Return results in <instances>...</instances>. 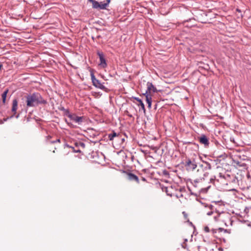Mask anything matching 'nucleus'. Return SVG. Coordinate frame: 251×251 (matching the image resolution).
I'll return each mask as SVG.
<instances>
[{
	"label": "nucleus",
	"instance_id": "f257e3e1",
	"mask_svg": "<svg viewBox=\"0 0 251 251\" xmlns=\"http://www.w3.org/2000/svg\"><path fill=\"white\" fill-rule=\"evenodd\" d=\"M27 107H34L39 104H46L47 103L39 93H33L26 96Z\"/></svg>",
	"mask_w": 251,
	"mask_h": 251
},
{
	"label": "nucleus",
	"instance_id": "f03ea898",
	"mask_svg": "<svg viewBox=\"0 0 251 251\" xmlns=\"http://www.w3.org/2000/svg\"><path fill=\"white\" fill-rule=\"evenodd\" d=\"M209 176V173L206 172L203 169L201 168V169H198L196 174L197 178L194 180L195 183L201 182L202 180H204L205 178L208 177Z\"/></svg>",
	"mask_w": 251,
	"mask_h": 251
},
{
	"label": "nucleus",
	"instance_id": "7ed1b4c3",
	"mask_svg": "<svg viewBox=\"0 0 251 251\" xmlns=\"http://www.w3.org/2000/svg\"><path fill=\"white\" fill-rule=\"evenodd\" d=\"M209 208L211 210L210 211L207 212V215L209 216L213 215L214 220L215 222H218L220 220V217L221 213H220L216 211V208L212 205L208 206Z\"/></svg>",
	"mask_w": 251,
	"mask_h": 251
},
{
	"label": "nucleus",
	"instance_id": "20e7f679",
	"mask_svg": "<svg viewBox=\"0 0 251 251\" xmlns=\"http://www.w3.org/2000/svg\"><path fill=\"white\" fill-rule=\"evenodd\" d=\"M90 75L93 85L96 88H99L102 90H105L106 88L103 84V83H101L99 80L97 79L95 77V75L93 72H91Z\"/></svg>",
	"mask_w": 251,
	"mask_h": 251
},
{
	"label": "nucleus",
	"instance_id": "39448f33",
	"mask_svg": "<svg viewBox=\"0 0 251 251\" xmlns=\"http://www.w3.org/2000/svg\"><path fill=\"white\" fill-rule=\"evenodd\" d=\"M110 0H104V1L98 2L94 1V7L93 8L101 10L106 9L110 3Z\"/></svg>",
	"mask_w": 251,
	"mask_h": 251
},
{
	"label": "nucleus",
	"instance_id": "423d86ee",
	"mask_svg": "<svg viewBox=\"0 0 251 251\" xmlns=\"http://www.w3.org/2000/svg\"><path fill=\"white\" fill-rule=\"evenodd\" d=\"M97 55L100 58L99 65L102 68H105L107 66L106 59H105L103 53L102 51H97Z\"/></svg>",
	"mask_w": 251,
	"mask_h": 251
},
{
	"label": "nucleus",
	"instance_id": "0eeeda50",
	"mask_svg": "<svg viewBox=\"0 0 251 251\" xmlns=\"http://www.w3.org/2000/svg\"><path fill=\"white\" fill-rule=\"evenodd\" d=\"M75 147L76 148V149H75V147L70 146L69 145H67V146L70 148H72L73 149V151L75 152H80L81 151L80 148L81 149H84L85 147V145L84 143L78 141V142H75Z\"/></svg>",
	"mask_w": 251,
	"mask_h": 251
},
{
	"label": "nucleus",
	"instance_id": "6e6552de",
	"mask_svg": "<svg viewBox=\"0 0 251 251\" xmlns=\"http://www.w3.org/2000/svg\"><path fill=\"white\" fill-rule=\"evenodd\" d=\"M184 166L188 171H193L197 167V165L194 161H192L190 159H186L184 162Z\"/></svg>",
	"mask_w": 251,
	"mask_h": 251
},
{
	"label": "nucleus",
	"instance_id": "1a4fd4ad",
	"mask_svg": "<svg viewBox=\"0 0 251 251\" xmlns=\"http://www.w3.org/2000/svg\"><path fill=\"white\" fill-rule=\"evenodd\" d=\"M198 140L200 144H202L205 147H208L209 145V141L208 138L204 134H202L198 137Z\"/></svg>",
	"mask_w": 251,
	"mask_h": 251
},
{
	"label": "nucleus",
	"instance_id": "9d476101",
	"mask_svg": "<svg viewBox=\"0 0 251 251\" xmlns=\"http://www.w3.org/2000/svg\"><path fill=\"white\" fill-rule=\"evenodd\" d=\"M147 89L145 93L151 95V93H154L157 91L156 88L152 84L151 82H148L147 83Z\"/></svg>",
	"mask_w": 251,
	"mask_h": 251
},
{
	"label": "nucleus",
	"instance_id": "9b49d317",
	"mask_svg": "<svg viewBox=\"0 0 251 251\" xmlns=\"http://www.w3.org/2000/svg\"><path fill=\"white\" fill-rule=\"evenodd\" d=\"M70 119L78 124L80 125L83 122L84 117L82 116H77L75 114H72Z\"/></svg>",
	"mask_w": 251,
	"mask_h": 251
},
{
	"label": "nucleus",
	"instance_id": "f8f14e48",
	"mask_svg": "<svg viewBox=\"0 0 251 251\" xmlns=\"http://www.w3.org/2000/svg\"><path fill=\"white\" fill-rule=\"evenodd\" d=\"M127 178L130 180L135 181L137 183H139V180L137 176L131 173H126Z\"/></svg>",
	"mask_w": 251,
	"mask_h": 251
},
{
	"label": "nucleus",
	"instance_id": "ddd939ff",
	"mask_svg": "<svg viewBox=\"0 0 251 251\" xmlns=\"http://www.w3.org/2000/svg\"><path fill=\"white\" fill-rule=\"evenodd\" d=\"M212 234L215 237L218 238L217 233H220L222 231H224L225 232H226V229H225L223 228L219 227L218 228H212L211 230Z\"/></svg>",
	"mask_w": 251,
	"mask_h": 251
},
{
	"label": "nucleus",
	"instance_id": "4468645a",
	"mask_svg": "<svg viewBox=\"0 0 251 251\" xmlns=\"http://www.w3.org/2000/svg\"><path fill=\"white\" fill-rule=\"evenodd\" d=\"M144 95H145L146 96V100L147 103H148V108H151V102H152V99H151L152 95H150L148 94L144 93Z\"/></svg>",
	"mask_w": 251,
	"mask_h": 251
},
{
	"label": "nucleus",
	"instance_id": "2eb2a0df",
	"mask_svg": "<svg viewBox=\"0 0 251 251\" xmlns=\"http://www.w3.org/2000/svg\"><path fill=\"white\" fill-rule=\"evenodd\" d=\"M201 168L207 172L211 169V165L209 162L203 161V164L201 165Z\"/></svg>",
	"mask_w": 251,
	"mask_h": 251
},
{
	"label": "nucleus",
	"instance_id": "dca6fc26",
	"mask_svg": "<svg viewBox=\"0 0 251 251\" xmlns=\"http://www.w3.org/2000/svg\"><path fill=\"white\" fill-rule=\"evenodd\" d=\"M18 108V101L16 99H14L12 101V112L15 114Z\"/></svg>",
	"mask_w": 251,
	"mask_h": 251
},
{
	"label": "nucleus",
	"instance_id": "f3484780",
	"mask_svg": "<svg viewBox=\"0 0 251 251\" xmlns=\"http://www.w3.org/2000/svg\"><path fill=\"white\" fill-rule=\"evenodd\" d=\"M226 177L230 179V180L229 181V183L236 184L238 182V179L235 176H232L231 177H230L229 176L227 175Z\"/></svg>",
	"mask_w": 251,
	"mask_h": 251
},
{
	"label": "nucleus",
	"instance_id": "a211bd4d",
	"mask_svg": "<svg viewBox=\"0 0 251 251\" xmlns=\"http://www.w3.org/2000/svg\"><path fill=\"white\" fill-rule=\"evenodd\" d=\"M134 99L139 102V105H140L141 106L142 109H143L144 110H145V105L142 100L139 98L137 97L134 98Z\"/></svg>",
	"mask_w": 251,
	"mask_h": 251
},
{
	"label": "nucleus",
	"instance_id": "6ab92c4d",
	"mask_svg": "<svg viewBox=\"0 0 251 251\" xmlns=\"http://www.w3.org/2000/svg\"><path fill=\"white\" fill-rule=\"evenodd\" d=\"M8 92V89H6L3 92V93H2V94L1 95L2 99V101H3V103H5V100H6V96H7V94Z\"/></svg>",
	"mask_w": 251,
	"mask_h": 251
},
{
	"label": "nucleus",
	"instance_id": "aec40b11",
	"mask_svg": "<svg viewBox=\"0 0 251 251\" xmlns=\"http://www.w3.org/2000/svg\"><path fill=\"white\" fill-rule=\"evenodd\" d=\"M117 136V133L115 131H113L111 133H110L108 134V138L110 141H111L113 139V138L115 137H116Z\"/></svg>",
	"mask_w": 251,
	"mask_h": 251
},
{
	"label": "nucleus",
	"instance_id": "412c9836",
	"mask_svg": "<svg viewBox=\"0 0 251 251\" xmlns=\"http://www.w3.org/2000/svg\"><path fill=\"white\" fill-rule=\"evenodd\" d=\"M64 114L65 115L67 116L69 118H70V117L72 115V114L70 112L69 110L68 109H66V110L64 112Z\"/></svg>",
	"mask_w": 251,
	"mask_h": 251
},
{
	"label": "nucleus",
	"instance_id": "4be33fe9",
	"mask_svg": "<svg viewBox=\"0 0 251 251\" xmlns=\"http://www.w3.org/2000/svg\"><path fill=\"white\" fill-rule=\"evenodd\" d=\"M209 180L211 182V183H213L214 185L215 184V181H217V182L219 181V179H216L215 176H214V177H211L209 179Z\"/></svg>",
	"mask_w": 251,
	"mask_h": 251
},
{
	"label": "nucleus",
	"instance_id": "5701e85b",
	"mask_svg": "<svg viewBox=\"0 0 251 251\" xmlns=\"http://www.w3.org/2000/svg\"><path fill=\"white\" fill-rule=\"evenodd\" d=\"M60 139H57L55 140H54V141H51L50 142V143L51 144H54V143H60Z\"/></svg>",
	"mask_w": 251,
	"mask_h": 251
},
{
	"label": "nucleus",
	"instance_id": "b1692460",
	"mask_svg": "<svg viewBox=\"0 0 251 251\" xmlns=\"http://www.w3.org/2000/svg\"><path fill=\"white\" fill-rule=\"evenodd\" d=\"M210 187V186H208L206 188H201V191H203L204 192H207L208 189Z\"/></svg>",
	"mask_w": 251,
	"mask_h": 251
},
{
	"label": "nucleus",
	"instance_id": "393cba45",
	"mask_svg": "<svg viewBox=\"0 0 251 251\" xmlns=\"http://www.w3.org/2000/svg\"><path fill=\"white\" fill-rule=\"evenodd\" d=\"M204 230L205 232H209L210 231L209 227H208L207 226L204 227Z\"/></svg>",
	"mask_w": 251,
	"mask_h": 251
},
{
	"label": "nucleus",
	"instance_id": "a878e982",
	"mask_svg": "<svg viewBox=\"0 0 251 251\" xmlns=\"http://www.w3.org/2000/svg\"><path fill=\"white\" fill-rule=\"evenodd\" d=\"M236 164H237V165H238L239 166H243V167H244V166H246V164H245V163H240V162H239V161H237V162H236Z\"/></svg>",
	"mask_w": 251,
	"mask_h": 251
},
{
	"label": "nucleus",
	"instance_id": "bb28decb",
	"mask_svg": "<svg viewBox=\"0 0 251 251\" xmlns=\"http://www.w3.org/2000/svg\"><path fill=\"white\" fill-rule=\"evenodd\" d=\"M51 138V136L50 135H48L46 137V141L49 142L50 143V139Z\"/></svg>",
	"mask_w": 251,
	"mask_h": 251
},
{
	"label": "nucleus",
	"instance_id": "cd10ccee",
	"mask_svg": "<svg viewBox=\"0 0 251 251\" xmlns=\"http://www.w3.org/2000/svg\"><path fill=\"white\" fill-rule=\"evenodd\" d=\"M219 177H220L221 179H225L226 178L225 176L222 175L221 173L219 174Z\"/></svg>",
	"mask_w": 251,
	"mask_h": 251
},
{
	"label": "nucleus",
	"instance_id": "c85d7f7f",
	"mask_svg": "<svg viewBox=\"0 0 251 251\" xmlns=\"http://www.w3.org/2000/svg\"><path fill=\"white\" fill-rule=\"evenodd\" d=\"M89 0L90 2H92V7H93V8H94V4H95L94 2V1H96V0Z\"/></svg>",
	"mask_w": 251,
	"mask_h": 251
},
{
	"label": "nucleus",
	"instance_id": "c756f323",
	"mask_svg": "<svg viewBox=\"0 0 251 251\" xmlns=\"http://www.w3.org/2000/svg\"><path fill=\"white\" fill-rule=\"evenodd\" d=\"M182 214L184 215L185 218L186 219L187 218V214H186V213L184 211L182 212Z\"/></svg>",
	"mask_w": 251,
	"mask_h": 251
},
{
	"label": "nucleus",
	"instance_id": "7c9ffc66",
	"mask_svg": "<svg viewBox=\"0 0 251 251\" xmlns=\"http://www.w3.org/2000/svg\"><path fill=\"white\" fill-rule=\"evenodd\" d=\"M61 111L64 112L66 109H65L64 107H62L59 109Z\"/></svg>",
	"mask_w": 251,
	"mask_h": 251
},
{
	"label": "nucleus",
	"instance_id": "2f4dec72",
	"mask_svg": "<svg viewBox=\"0 0 251 251\" xmlns=\"http://www.w3.org/2000/svg\"><path fill=\"white\" fill-rule=\"evenodd\" d=\"M219 250L220 251H223V249L221 248H219Z\"/></svg>",
	"mask_w": 251,
	"mask_h": 251
},
{
	"label": "nucleus",
	"instance_id": "473e14b6",
	"mask_svg": "<svg viewBox=\"0 0 251 251\" xmlns=\"http://www.w3.org/2000/svg\"><path fill=\"white\" fill-rule=\"evenodd\" d=\"M2 67V65L0 64V70L1 69Z\"/></svg>",
	"mask_w": 251,
	"mask_h": 251
},
{
	"label": "nucleus",
	"instance_id": "72a5a7b5",
	"mask_svg": "<svg viewBox=\"0 0 251 251\" xmlns=\"http://www.w3.org/2000/svg\"><path fill=\"white\" fill-rule=\"evenodd\" d=\"M142 180H143V181H145V180H146V179H145L144 177H143V178H142Z\"/></svg>",
	"mask_w": 251,
	"mask_h": 251
},
{
	"label": "nucleus",
	"instance_id": "f704fd0d",
	"mask_svg": "<svg viewBox=\"0 0 251 251\" xmlns=\"http://www.w3.org/2000/svg\"><path fill=\"white\" fill-rule=\"evenodd\" d=\"M66 122L68 124V125H70L69 123L67 122V120H65Z\"/></svg>",
	"mask_w": 251,
	"mask_h": 251
},
{
	"label": "nucleus",
	"instance_id": "c9c22d12",
	"mask_svg": "<svg viewBox=\"0 0 251 251\" xmlns=\"http://www.w3.org/2000/svg\"><path fill=\"white\" fill-rule=\"evenodd\" d=\"M165 191H166V192L167 193V192H167V187H165Z\"/></svg>",
	"mask_w": 251,
	"mask_h": 251
},
{
	"label": "nucleus",
	"instance_id": "e433bc0d",
	"mask_svg": "<svg viewBox=\"0 0 251 251\" xmlns=\"http://www.w3.org/2000/svg\"><path fill=\"white\" fill-rule=\"evenodd\" d=\"M185 242H187V239H185Z\"/></svg>",
	"mask_w": 251,
	"mask_h": 251
}]
</instances>
